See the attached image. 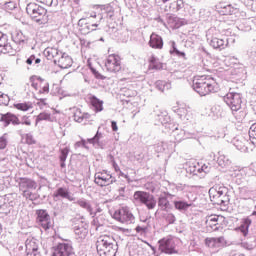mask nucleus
Masks as SVG:
<instances>
[{
	"instance_id": "obj_1",
	"label": "nucleus",
	"mask_w": 256,
	"mask_h": 256,
	"mask_svg": "<svg viewBox=\"0 0 256 256\" xmlns=\"http://www.w3.org/2000/svg\"><path fill=\"white\" fill-rule=\"evenodd\" d=\"M192 87L200 97H205L209 93H217L219 91V84L211 76L195 78Z\"/></svg>"
},
{
	"instance_id": "obj_2",
	"label": "nucleus",
	"mask_w": 256,
	"mask_h": 256,
	"mask_svg": "<svg viewBox=\"0 0 256 256\" xmlns=\"http://www.w3.org/2000/svg\"><path fill=\"white\" fill-rule=\"evenodd\" d=\"M97 253L100 256H115L117 253V243L111 236H100L96 242Z\"/></svg>"
},
{
	"instance_id": "obj_3",
	"label": "nucleus",
	"mask_w": 256,
	"mask_h": 256,
	"mask_svg": "<svg viewBox=\"0 0 256 256\" xmlns=\"http://www.w3.org/2000/svg\"><path fill=\"white\" fill-rule=\"evenodd\" d=\"M26 12L33 21L39 23V25H45L47 23V10L37 3H29L26 6Z\"/></svg>"
},
{
	"instance_id": "obj_4",
	"label": "nucleus",
	"mask_w": 256,
	"mask_h": 256,
	"mask_svg": "<svg viewBox=\"0 0 256 256\" xmlns=\"http://www.w3.org/2000/svg\"><path fill=\"white\" fill-rule=\"evenodd\" d=\"M133 203L135 205H145L149 211L157 207V199H155V196L145 191L134 192Z\"/></svg>"
},
{
	"instance_id": "obj_5",
	"label": "nucleus",
	"mask_w": 256,
	"mask_h": 256,
	"mask_svg": "<svg viewBox=\"0 0 256 256\" xmlns=\"http://www.w3.org/2000/svg\"><path fill=\"white\" fill-rule=\"evenodd\" d=\"M209 197L213 205H225L229 202L227 188L224 186H214L209 190Z\"/></svg>"
},
{
	"instance_id": "obj_6",
	"label": "nucleus",
	"mask_w": 256,
	"mask_h": 256,
	"mask_svg": "<svg viewBox=\"0 0 256 256\" xmlns=\"http://www.w3.org/2000/svg\"><path fill=\"white\" fill-rule=\"evenodd\" d=\"M113 219L119 221V223H124L125 225L135 223V216L129 207H121L120 209L116 210L113 214Z\"/></svg>"
},
{
	"instance_id": "obj_7",
	"label": "nucleus",
	"mask_w": 256,
	"mask_h": 256,
	"mask_svg": "<svg viewBox=\"0 0 256 256\" xmlns=\"http://www.w3.org/2000/svg\"><path fill=\"white\" fill-rule=\"evenodd\" d=\"M224 102L233 112L239 111L241 109V94L237 92L230 91L224 96Z\"/></svg>"
},
{
	"instance_id": "obj_8",
	"label": "nucleus",
	"mask_w": 256,
	"mask_h": 256,
	"mask_svg": "<svg viewBox=\"0 0 256 256\" xmlns=\"http://www.w3.org/2000/svg\"><path fill=\"white\" fill-rule=\"evenodd\" d=\"M156 4L160 7L165 5V11L167 13H177L185 7V2L183 0H155Z\"/></svg>"
},
{
	"instance_id": "obj_9",
	"label": "nucleus",
	"mask_w": 256,
	"mask_h": 256,
	"mask_svg": "<svg viewBox=\"0 0 256 256\" xmlns=\"http://www.w3.org/2000/svg\"><path fill=\"white\" fill-rule=\"evenodd\" d=\"M115 181V177H113V175H111V172L107 170L96 172L94 175V182L99 187H107L108 185H113Z\"/></svg>"
},
{
	"instance_id": "obj_10",
	"label": "nucleus",
	"mask_w": 256,
	"mask_h": 256,
	"mask_svg": "<svg viewBox=\"0 0 256 256\" xmlns=\"http://www.w3.org/2000/svg\"><path fill=\"white\" fill-rule=\"evenodd\" d=\"M78 27L82 35H88V33H91L92 31H97L99 24L90 19L82 18L78 21Z\"/></svg>"
},
{
	"instance_id": "obj_11",
	"label": "nucleus",
	"mask_w": 256,
	"mask_h": 256,
	"mask_svg": "<svg viewBox=\"0 0 256 256\" xmlns=\"http://www.w3.org/2000/svg\"><path fill=\"white\" fill-rule=\"evenodd\" d=\"M105 67L109 73H118V71H121V58L115 54L109 55Z\"/></svg>"
},
{
	"instance_id": "obj_12",
	"label": "nucleus",
	"mask_w": 256,
	"mask_h": 256,
	"mask_svg": "<svg viewBox=\"0 0 256 256\" xmlns=\"http://www.w3.org/2000/svg\"><path fill=\"white\" fill-rule=\"evenodd\" d=\"M73 245L69 242L59 243L55 248L52 256H71L74 255Z\"/></svg>"
},
{
	"instance_id": "obj_13",
	"label": "nucleus",
	"mask_w": 256,
	"mask_h": 256,
	"mask_svg": "<svg viewBox=\"0 0 256 256\" xmlns=\"http://www.w3.org/2000/svg\"><path fill=\"white\" fill-rule=\"evenodd\" d=\"M17 183L20 191H22V195H24L26 191H35V189H37V182L31 178H18Z\"/></svg>"
},
{
	"instance_id": "obj_14",
	"label": "nucleus",
	"mask_w": 256,
	"mask_h": 256,
	"mask_svg": "<svg viewBox=\"0 0 256 256\" xmlns=\"http://www.w3.org/2000/svg\"><path fill=\"white\" fill-rule=\"evenodd\" d=\"M36 214L37 223L41 225L45 231H47V229H51V216H49V213H47L46 210H37Z\"/></svg>"
},
{
	"instance_id": "obj_15",
	"label": "nucleus",
	"mask_w": 256,
	"mask_h": 256,
	"mask_svg": "<svg viewBox=\"0 0 256 256\" xmlns=\"http://www.w3.org/2000/svg\"><path fill=\"white\" fill-rule=\"evenodd\" d=\"M15 55V49H13V46H11V43H9L7 39V35L3 32H0V55Z\"/></svg>"
},
{
	"instance_id": "obj_16",
	"label": "nucleus",
	"mask_w": 256,
	"mask_h": 256,
	"mask_svg": "<svg viewBox=\"0 0 256 256\" xmlns=\"http://www.w3.org/2000/svg\"><path fill=\"white\" fill-rule=\"evenodd\" d=\"M216 11L220 15H237V13H239V9H237L231 4H227L226 2L218 3L216 5Z\"/></svg>"
},
{
	"instance_id": "obj_17",
	"label": "nucleus",
	"mask_w": 256,
	"mask_h": 256,
	"mask_svg": "<svg viewBox=\"0 0 256 256\" xmlns=\"http://www.w3.org/2000/svg\"><path fill=\"white\" fill-rule=\"evenodd\" d=\"M159 250L162 253L173 255L175 253V242L171 238H163L159 241Z\"/></svg>"
},
{
	"instance_id": "obj_18",
	"label": "nucleus",
	"mask_w": 256,
	"mask_h": 256,
	"mask_svg": "<svg viewBox=\"0 0 256 256\" xmlns=\"http://www.w3.org/2000/svg\"><path fill=\"white\" fill-rule=\"evenodd\" d=\"M54 63H56L60 69H69V67L73 65V59L67 53L62 52L58 59H54Z\"/></svg>"
},
{
	"instance_id": "obj_19",
	"label": "nucleus",
	"mask_w": 256,
	"mask_h": 256,
	"mask_svg": "<svg viewBox=\"0 0 256 256\" xmlns=\"http://www.w3.org/2000/svg\"><path fill=\"white\" fill-rule=\"evenodd\" d=\"M0 121L3 123L4 127H9L11 123L12 125H21V120H19V117L11 113L2 114Z\"/></svg>"
},
{
	"instance_id": "obj_20",
	"label": "nucleus",
	"mask_w": 256,
	"mask_h": 256,
	"mask_svg": "<svg viewBox=\"0 0 256 256\" xmlns=\"http://www.w3.org/2000/svg\"><path fill=\"white\" fill-rule=\"evenodd\" d=\"M85 19H89L90 21H93V23H98V25H101V21H103L101 7H96L94 10L88 11Z\"/></svg>"
},
{
	"instance_id": "obj_21",
	"label": "nucleus",
	"mask_w": 256,
	"mask_h": 256,
	"mask_svg": "<svg viewBox=\"0 0 256 256\" xmlns=\"http://www.w3.org/2000/svg\"><path fill=\"white\" fill-rule=\"evenodd\" d=\"M223 219H225L223 216L212 214L206 217L205 223L207 227L212 229V231H217L219 229V227H217L219 225V221H223Z\"/></svg>"
},
{
	"instance_id": "obj_22",
	"label": "nucleus",
	"mask_w": 256,
	"mask_h": 256,
	"mask_svg": "<svg viewBox=\"0 0 256 256\" xmlns=\"http://www.w3.org/2000/svg\"><path fill=\"white\" fill-rule=\"evenodd\" d=\"M205 245L206 247H209L210 249H217L221 247L222 245H225V237L220 236L218 238H206L205 239Z\"/></svg>"
},
{
	"instance_id": "obj_23",
	"label": "nucleus",
	"mask_w": 256,
	"mask_h": 256,
	"mask_svg": "<svg viewBox=\"0 0 256 256\" xmlns=\"http://www.w3.org/2000/svg\"><path fill=\"white\" fill-rule=\"evenodd\" d=\"M54 199H67L68 201H75V197L71 196V192H69V189L66 187H60L58 188L54 194Z\"/></svg>"
},
{
	"instance_id": "obj_24",
	"label": "nucleus",
	"mask_w": 256,
	"mask_h": 256,
	"mask_svg": "<svg viewBox=\"0 0 256 256\" xmlns=\"http://www.w3.org/2000/svg\"><path fill=\"white\" fill-rule=\"evenodd\" d=\"M34 249H39V242L35 238H28L25 241V245L19 247V251H23L24 253H29L31 251H34Z\"/></svg>"
},
{
	"instance_id": "obj_25",
	"label": "nucleus",
	"mask_w": 256,
	"mask_h": 256,
	"mask_svg": "<svg viewBox=\"0 0 256 256\" xmlns=\"http://www.w3.org/2000/svg\"><path fill=\"white\" fill-rule=\"evenodd\" d=\"M88 101L92 105L93 110L95 113H101L103 111V101L97 98L95 95H89Z\"/></svg>"
},
{
	"instance_id": "obj_26",
	"label": "nucleus",
	"mask_w": 256,
	"mask_h": 256,
	"mask_svg": "<svg viewBox=\"0 0 256 256\" xmlns=\"http://www.w3.org/2000/svg\"><path fill=\"white\" fill-rule=\"evenodd\" d=\"M208 41H210V45L213 49H225L227 45H229V42L215 36L212 38L208 37Z\"/></svg>"
},
{
	"instance_id": "obj_27",
	"label": "nucleus",
	"mask_w": 256,
	"mask_h": 256,
	"mask_svg": "<svg viewBox=\"0 0 256 256\" xmlns=\"http://www.w3.org/2000/svg\"><path fill=\"white\" fill-rule=\"evenodd\" d=\"M149 45L152 49H163V38L156 33H152L150 35Z\"/></svg>"
},
{
	"instance_id": "obj_28",
	"label": "nucleus",
	"mask_w": 256,
	"mask_h": 256,
	"mask_svg": "<svg viewBox=\"0 0 256 256\" xmlns=\"http://www.w3.org/2000/svg\"><path fill=\"white\" fill-rule=\"evenodd\" d=\"M76 205H79L81 209H85L87 213H90L92 217H95V212H93V206H91V202L85 198H80L76 201Z\"/></svg>"
},
{
	"instance_id": "obj_29",
	"label": "nucleus",
	"mask_w": 256,
	"mask_h": 256,
	"mask_svg": "<svg viewBox=\"0 0 256 256\" xmlns=\"http://www.w3.org/2000/svg\"><path fill=\"white\" fill-rule=\"evenodd\" d=\"M62 53L63 52L59 51V49L55 47H47L44 50V55L47 57V59H59Z\"/></svg>"
},
{
	"instance_id": "obj_30",
	"label": "nucleus",
	"mask_w": 256,
	"mask_h": 256,
	"mask_svg": "<svg viewBox=\"0 0 256 256\" xmlns=\"http://www.w3.org/2000/svg\"><path fill=\"white\" fill-rule=\"evenodd\" d=\"M91 115L89 113H83L79 109L74 108V121L76 123H83V121H87V119H90Z\"/></svg>"
},
{
	"instance_id": "obj_31",
	"label": "nucleus",
	"mask_w": 256,
	"mask_h": 256,
	"mask_svg": "<svg viewBox=\"0 0 256 256\" xmlns=\"http://www.w3.org/2000/svg\"><path fill=\"white\" fill-rule=\"evenodd\" d=\"M158 207H160L161 211H167L171 209V203L169 202V199H167V196L161 195L158 198Z\"/></svg>"
},
{
	"instance_id": "obj_32",
	"label": "nucleus",
	"mask_w": 256,
	"mask_h": 256,
	"mask_svg": "<svg viewBox=\"0 0 256 256\" xmlns=\"http://www.w3.org/2000/svg\"><path fill=\"white\" fill-rule=\"evenodd\" d=\"M12 41L17 45H23V43L27 41V36H25L21 31H16L12 35Z\"/></svg>"
},
{
	"instance_id": "obj_33",
	"label": "nucleus",
	"mask_w": 256,
	"mask_h": 256,
	"mask_svg": "<svg viewBox=\"0 0 256 256\" xmlns=\"http://www.w3.org/2000/svg\"><path fill=\"white\" fill-rule=\"evenodd\" d=\"M177 115H179L180 119H186V121H189L191 119V115L189 114V110L187 109V106H181L177 110H175Z\"/></svg>"
},
{
	"instance_id": "obj_34",
	"label": "nucleus",
	"mask_w": 256,
	"mask_h": 256,
	"mask_svg": "<svg viewBox=\"0 0 256 256\" xmlns=\"http://www.w3.org/2000/svg\"><path fill=\"white\" fill-rule=\"evenodd\" d=\"M193 205V202H185V201H174V207L178 211H187L189 207Z\"/></svg>"
},
{
	"instance_id": "obj_35",
	"label": "nucleus",
	"mask_w": 256,
	"mask_h": 256,
	"mask_svg": "<svg viewBox=\"0 0 256 256\" xmlns=\"http://www.w3.org/2000/svg\"><path fill=\"white\" fill-rule=\"evenodd\" d=\"M74 233L75 235H77V237H79V239H85L89 233V231L87 230V228L83 225L81 226H76L74 229Z\"/></svg>"
},
{
	"instance_id": "obj_36",
	"label": "nucleus",
	"mask_w": 256,
	"mask_h": 256,
	"mask_svg": "<svg viewBox=\"0 0 256 256\" xmlns=\"http://www.w3.org/2000/svg\"><path fill=\"white\" fill-rule=\"evenodd\" d=\"M234 145L238 151H247V140H245V138L235 140Z\"/></svg>"
},
{
	"instance_id": "obj_37",
	"label": "nucleus",
	"mask_w": 256,
	"mask_h": 256,
	"mask_svg": "<svg viewBox=\"0 0 256 256\" xmlns=\"http://www.w3.org/2000/svg\"><path fill=\"white\" fill-rule=\"evenodd\" d=\"M100 139H103V134L97 131L96 135L93 138L88 139L87 141L94 147H101V142H99Z\"/></svg>"
},
{
	"instance_id": "obj_38",
	"label": "nucleus",
	"mask_w": 256,
	"mask_h": 256,
	"mask_svg": "<svg viewBox=\"0 0 256 256\" xmlns=\"http://www.w3.org/2000/svg\"><path fill=\"white\" fill-rule=\"evenodd\" d=\"M156 87L159 91L164 93V91H169V89H171V83L165 82L163 80H158L156 82Z\"/></svg>"
},
{
	"instance_id": "obj_39",
	"label": "nucleus",
	"mask_w": 256,
	"mask_h": 256,
	"mask_svg": "<svg viewBox=\"0 0 256 256\" xmlns=\"http://www.w3.org/2000/svg\"><path fill=\"white\" fill-rule=\"evenodd\" d=\"M120 94L123 97L131 98L137 96V91L133 90V88L124 87L120 90Z\"/></svg>"
},
{
	"instance_id": "obj_40",
	"label": "nucleus",
	"mask_w": 256,
	"mask_h": 256,
	"mask_svg": "<svg viewBox=\"0 0 256 256\" xmlns=\"http://www.w3.org/2000/svg\"><path fill=\"white\" fill-rule=\"evenodd\" d=\"M217 161L220 167H227V165H231V160H229V156L225 154H220Z\"/></svg>"
},
{
	"instance_id": "obj_41",
	"label": "nucleus",
	"mask_w": 256,
	"mask_h": 256,
	"mask_svg": "<svg viewBox=\"0 0 256 256\" xmlns=\"http://www.w3.org/2000/svg\"><path fill=\"white\" fill-rule=\"evenodd\" d=\"M100 13H102V15H107V17L111 18L113 17V15H115V10L113 9V6H111L110 4H107L106 6L101 8Z\"/></svg>"
},
{
	"instance_id": "obj_42",
	"label": "nucleus",
	"mask_w": 256,
	"mask_h": 256,
	"mask_svg": "<svg viewBox=\"0 0 256 256\" xmlns=\"http://www.w3.org/2000/svg\"><path fill=\"white\" fill-rule=\"evenodd\" d=\"M251 226V219L246 218L243 221V224L240 226V231L243 233L244 237H247V233H249V227Z\"/></svg>"
},
{
	"instance_id": "obj_43",
	"label": "nucleus",
	"mask_w": 256,
	"mask_h": 256,
	"mask_svg": "<svg viewBox=\"0 0 256 256\" xmlns=\"http://www.w3.org/2000/svg\"><path fill=\"white\" fill-rule=\"evenodd\" d=\"M250 142L256 147V123L252 124L249 129Z\"/></svg>"
},
{
	"instance_id": "obj_44",
	"label": "nucleus",
	"mask_w": 256,
	"mask_h": 256,
	"mask_svg": "<svg viewBox=\"0 0 256 256\" xmlns=\"http://www.w3.org/2000/svg\"><path fill=\"white\" fill-rule=\"evenodd\" d=\"M150 69H156V71H159L163 69V64L157 60V58L152 57L150 60Z\"/></svg>"
},
{
	"instance_id": "obj_45",
	"label": "nucleus",
	"mask_w": 256,
	"mask_h": 256,
	"mask_svg": "<svg viewBox=\"0 0 256 256\" xmlns=\"http://www.w3.org/2000/svg\"><path fill=\"white\" fill-rule=\"evenodd\" d=\"M14 107L19 111H29V109L33 108L31 103H17V104H14Z\"/></svg>"
},
{
	"instance_id": "obj_46",
	"label": "nucleus",
	"mask_w": 256,
	"mask_h": 256,
	"mask_svg": "<svg viewBox=\"0 0 256 256\" xmlns=\"http://www.w3.org/2000/svg\"><path fill=\"white\" fill-rule=\"evenodd\" d=\"M39 121H52L51 120V114L47 112L40 113L36 118V125Z\"/></svg>"
},
{
	"instance_id": "obj_47",
	"label": "nucleus",
	"mask_w": 256,
	"mask_h": 256,
	"mask_svg": "<svg viewBox=\"0 0 256 256\" xmlns=\"http://www.w3.org/2000/svg\"><path fill=\"white\" fill-rule=\"evenodd\" d=\"M22 195L25 199H29V201H37L39 199V195L31 192V190L24 192Z\"/></svg>"
},
{
	"instance_id": "obj_48",
	"label": "nucleus",
	"mask_w": 256,
	"mask_h": 256,
	"mask_svg": "<svg viewBox=\"0 0 256 256\" xmlns=\"http://www.w3.org/2000/svg\"><path fill=\"white\" fill-rule=\"evenodd\" d=\"M39 87L38 91L41 95H47V93H49V83L40 82Z\"/></svg>"
},
{
	"instance_id": "obj_49",
	"label": "nucleus",
	"mask_w": 256,
	"mask_h": 256,
	"mask_svg": "<svg viewBox=\"0 0 256 256\" xmlns=\"http://www.w3.org/2000/svg\"><path fill=\"white\" fill-rule=\"evenodd\" d=\"M38 3H42V5H46L47 7H57V0H36Z\"/></svg>"
},
{
	"instance_id": "obj_50",
	"label": "nucleus",
	"mask_w": 256,
	"mask_h": 256,
	"mask_svg": "<svg viewBox=\"0 0 256 256\" xmlns=\"http://www.w3.org/2000/svg\"><path fill=\"white\" fill-rule=\"evenodd\" d=\"M170 53L173 54L175 53V55H177V57H182L183 59H185V52H181L177 49V46L175 45V42H172V50H170Z\"/></svg>"
},
{
	"instance_id": "obj_51",
	"label": "nucleus",
	"mask_w": 256,
	"mask_h": 256,
	"mask_svg": "<svg viewBox=\"0 0 256 256\" xmlns=\"http://www.w3.org/2000/svg\"><path fill=\"white\" fill-rule=\"evenodd\" d=\"M191 137H193V135H191V134H186L185 133V130H181L180 131V134H178L177 136H176V141H183V139H191Z\"/></svg>"
},
{
	"instance_id": "obj_52",
	"label": "nucleus",
	"mask_w": 256,
	"mask_h": 256,
	"mask_svg": "<svg viewBox=\"0 0 256 256\" xmlns=\"http://www.w3.org/2000/svg\"><path fill=\"white\" fill-rule=\"evenodd\" d=\"M69 156V148H64L60 150V161L64 162L67 161V157Z\"/></svg>"
},
{
	"instance_id": "obj_53",
	"label": "nucleus",
	"mask_w": 256,
	"mask_h": 256,
	"mask_svg": "<svg viewBox=\"0 0 256 256\" xmlns=\"http://www.w3.org/2000/svg\"><path fill=\"white\" fill-rule=\"evenodd\" d=\"M24 138L27 145H35V138L31 135V133L25 134Z\"/></svg>"
},
{
	"instance_id": "obj_54",
	"label": "nucleus",
	"mask_w": 256,
	"mask_h": 256,
	"mask_svg": "<svg viewBox=\"0 0 256 256\" xmlns=\"http://www.w3.org/2000/svg\"><path fill=\"white\" fill-rule=\"evenodd\" d=\"M8 199L10 200L8 202V205H10V207H15V205H17V194H11Z\"/></svg>"
},
{
	"instance_id": "obj_55",
	"label": "nucleus",
	"mask_w": 256,
	"mask_h": 256,
	"mask_svg": "<svg viewBox=\"0 0 256 256\" xmlns=\"http://www.w3.org/2000/svg\"><path fill=\"white\" fill-rule=\"evenodd\" d=\"M24 255H26V256H41V251H39V248H35L34 250H30V252H25Z\"/></svg>"
},
{
	"instance_id": "obj_56",
	"label": "nucleus",
	"mask_w": 256,
	"mask_h": 256,
	"mask_svg": "<svg viewBox=\"0 0 256 256\" xmlns=\"http://www.w3.org/2000/svg\"><path fill=\"white\" fill-rule=\"evenodd\" d=\"M165 220L167 221V223H169L170 225H172V223H175L176 218L175 215L173 213H168L165 217Z\"/></svg>"
},
{
	"instance_id": "obj_57",
	"label": "nucleus",
	"mask_w": 256,
	"mask_h": 256,
	"mask_svg": "<svg viewBox=\"0 0 256 256\" xmlns=\"http://www.w3.org/2000/svg\"><path fill=\"white\" fill-rule=\"evenodd\" d=\"M7 147V135L4 134L2 137H0V149H5Z\"/></svg>"
},
{
	"instance_id": "obj_58",
	"label": "nucleus",
	"mask_w": 256,
	"mask_h": 256,
	"mask_svg": "<svg viewBox=\"0 0 256 256\" xmlns=\"http://www.w3.org/2000/svg\"><path fill=\"white\" fill-rule=\"evenodd\" d=\"M20 125H27L28 127H30L31 119H29V116H23L21 118Z\"/></svg>"
},
{
	"instance_id": "obj_59",
	"label": "nucleus",
	"mask_w": 256,
	"mask_h": 256,
	"mask_svg": "<svg viewBox=\"0 0 256 256\" xmlns=\"http://www.w3.org/2000/svg\"><path fill=\"white\" fill-rule=\"evenodd\" d=\"M37 106L40 107V109H45V107H47V99L38 100Z\"/></svg>"
},
{
	"instance_id": "obj_60",
	"label": "nucleus",
	"mask_w": 256,
	"mask_h": 256,
	"mask_svg": "<svg viewBox=\"0 0 256 256\" xmlns=\"http://www.w3.org/2000/svg\"><path fill=\"white\" fill-rule=\"evenodd\" d=\"M40 83H43V81H41V80H37V81H32V87H33V89H35L36 91H39V89H40V86H39V84Z\"/></svg>"
},
{
	"instance_id": "obj_61",
	"label": "nucleus",
	"mask_w": 256,
	"mask_h": 256,
	"mask_svg": "<svg viewBox=\"0 0 256 256\" xmlns=\"http://www.w3.org/2000/svg\"><path fill=\"white\" fill-rule=\"evenodd\" d=\"M0 99L1 103H3V105H8L9 104V96L7 94H3L2 97Z\"/></svg>"
},
{
	"instance_id": "obj_62",
	"label": "nucleus",
	"mask_w": 256,
	"mask_h": 256,
	"mask_svg": "<svg viewBox=\"0 0 256 256\" xmlns=\"http://www.w3.org/2000/svg\"><path fill=\"white\" fill-rule=\"evenodd\" d=\"M136 231H137V233H146L147 226H137Z\"/></svg>"
},
{
	"instance_id": "obj_63",
	"label": "nucleus",
	"mask_w": 256,
	"mask_h": 256,
	"mask_svg": "<svg viewBox=\"0 0 256 256\" xmlns=\"http://www.w3.org/2000/svg\"><path fill=\"white\" fill-rule=\"evenodd\" d=\"M242 247H243L244 249H247L248 251H252V249H253V244H249V243H247V242H243V243H242Z\"/></svg>"
},
{
	"instance_id": "obj_64",
	"label": "nucleus",
	"mask_w": 256,
	"mask_h": 256,
	"mask_svg": "<svg viewBox=\"0 0 256 256\" xmlns=\"http://www.w3.org/2000/svg\"><path fill=\"white\" fill-rule=\"evenodd\" d=\"M35 61V55H31L27 60V65H33V62Z\"/></svg>"
}]
</instances>
